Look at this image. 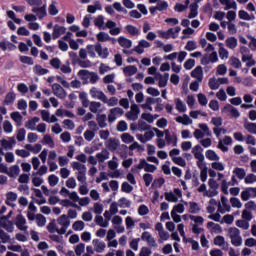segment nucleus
Masks as SVG:
<instances>
[{
	"label": "nucleus",
	"mask_w": 256,
	"mask_h": 256,
	"mask_svg": "<svg viewBox=\"0 0 256 256\" xmlns=\"http://www.w3.org/2000/svg\"><path fill=\"white\" fill-rule=\"evenodd\" d=\"M94 25L100 31H106V29H109L110 35L117 36L121 34V28L117 27V23L113 20H107L105 23V16L103 15H98L94 19Z\"/></svg>",
	"instance_id": "f257e3e1"
},
{
	"label": "nucleus",
	"mask_w": 256,
	"mask_h": 256,
	"mask_svg": "<svg viewBox=\"0 0 256 256\" xmlns=\"http://www.w3.org/2000/svg\"><path fill=\"white\" fill-rule=\"evenodd\" d=\"M86 49H87L88 54L92 58H94L96 56L95 51L101 59H107L109 57V49L108 48L103 49V46L101 45V43H97L95 46L87 45Z\"/></svg>",
	"instance_id": "f03ea898"
},
{
	"label": "nucleus",
	"mask_w": 256,
	"mask_h": 256,
	"mask_svg": "<svg viewBox=\"0 0 256 256\" xmlns=\"http://www.w3.org/2000/svg\"><path fill=\"white\" fill-rule=\"evenodd\" d=\"M71 167L74 171H78L76 173L77 181H79V183H87V166L80 162H72Z\"/></svg>",
	"instance_id": "7ed1b4c3"
},
{
	"label": "nucleus",
	"mask_w": 256,
	"mask_h": 256,
	"mask_svg": "<svg viewBox=\"0 0 256 256\" xmlns=\"http://www.w3.org/2000/svg\"><path fill=\"white\" fill-rule=\"evenodd\" d=\"M228 237L231 241V245H233L234 247H241V245H243V237H241V230H239V228H229Z\"/></svg>",
	"instance_id": "20e7f679"
},
{
	"label": "nucleus",
	"mask_w": 256,
	"mask_h": 256,
	"mask_svg": "<svg viewBox=\"0 0 256 256\" xmlns=\"http://www.w3.org/2000/svg\"><path fill=\"white\" fill-rule=\"evenodd\" d=\"M17 145V140L15 137H9L8 139L0 140V155H5V151H13V148Z\"/></svg>",
	"instance_id": "39448f33"
},
{
	"label": "nucleus",
	"mask_w": 256,
	"mask_h": 256,
	"mask_svg": "<svg viewBox=\"0 0 256 256\" xmlns=\"http://www.w3.org/2000/svg\"><path fill=\"white\" fill-rule=\"evenodd\" d=\"M57 223L61 226V229L57 230L58 235H65V233H67V229H69L71 225V220H69V217L64 214L58 217Z\"/></svg>",
	"instance_id": "423d86ee"
},
{
	"label": "nucleus",
	"mask_w": 256,
	"mask_h": 256,
	"mask_svg": "<svg viewBox=\"0 0 256 256\" xmlns=\"http://www.w3.org/2000/svg\"><path fill=\"white\" fill-rule=\"evenodd\" d=\"M78 75L81 77V79H83V81L90 79L91 85H95V83L99 81V75L95 72H89V70H80Z\"/></svg>",
	"instance_id": "0eeeda50"
},
{
	"label": "nucleus",
	"mask_w": 256,
	"mask_h": 256,
	"mask_svg": "<svg viewBox=\"0 0 256 256\" xmlns=\"http://www.w3.org/2000/svg\"><path fill=\"white\" fill-rule=\"evenodd\" d=\"M140 113L141 109H139V106L137 104H132L130 111L125 114V117L128 119V121H137Z\"/></svg>",
	"instance_id": "6e6552de"
},
{
	"label": "nucleus",
	"mask_w": 256,
	"mask_h": 256,
	"mask_svg": "<svg viewBox=\"0 0 256 256\" xmlns=\"http://www.w3.org/2000/svg\"><path fill=\"white\" fill-rule=\"evenodd\" d=\"M124 113H125V111L119 107L110 109L109 114H108L109 123H115V121H117L118 117H122V115H124Z\"/></svg>",
	"instance_id": "1a4fd4ad"
},
{
	"label": "nucleus",
	"mask_w": 256,
	"mask_h": 256,
	"mask_svg": "<svg viewBox=\"0 0 256 256\" xmlns=\"http://www.w3.org/2000/svg\"><path fill=\"white\" fill-rule=\"evenodd\" d=\"M15 225L19 231H24V233H27V229H29V226H27V219L23 214H18L16 216Z\"/></svg>",
	"instance_id": "9d476101"
},
{
	"label": "nucleus",
	"mask_w": 256,
	"mask_h": 256,
	"mask_svg": "<svg viewBox=\"0 0 256 256\" xmlns=\"http://www.w3.org/2000/svg\"><path fill=\"white\" fill-rule=\"evenodd\" d=\"M90 96L92 99H97L98 101H102V103H107V95H105L103 91L97 89V87H92L90 89Z\"/></svg>",
	"instance_id": "9b49d317"
},
{
	"label": "nucleus",
	"mask_w": 256,
	"mask_h": 256,
	"mask_svg": "<svg viewBox=\"0 0 256 256\" xmlns=\"http://www.w3.org/2000/svg\"><path fill=\"white\" fill-rule=\"evenodd\" d=\"M51 87H52L53 95L58 97V99H65V97H67V92L65 91V89L61 87L60 84L54 83L51 85Z\"/></svg>",
	"instance_id": "f8f14e48"
},
{
	"label": "nucleus",
	"mask_w": 256,
	"mask_h": 256,
	"mask_svg": "<svg viewBox=\"0 0 256 256\" xmlns=\"http://www.w3.org/2000/svg\"><path fill=\"white\" fill-rule=\"evenodd\" d=\"M141 240L145 241L149 247H157V240L151 235V232L145 231L141 235Z\"/></svg>",
	"instance_id": "ddd939ff"
},
{
	"label": "nucleus",
	"mask_w": 256,
	"mask_h": 256,
	"mask_svg": "<svg viewBox=\"0 0 256 256\" xmlns=\"http://www.w3.org/2000/svg\"><path fill=\"white\" fill-rule=\"evenodd\" d=\"M214 245L221 247L222 251H229V242L225 241L223 236H216L214 238Z\"/></svg>",
	"instance_id": "4468645a"
},
{
	"label": "nucleus",
	"mask_w": 256,
	"mask_h": 256,
	"mask_svg": "<svg viewBox=\"0 0 256 256\" xmlns=\"http://www.w3.org/2000/svg\"><path fill=\"white\" fill-rule=\"evenodd\" d=\"M0 228L7 231V233H13L15 231V223L11 220H0Z\"/></svg>",
	"instance_id": "2eb2a0df"
},
{
	"label": "nucleus",
	"mask_w": 256,
	"mask_h": 256,
	"mask_svg": "<svg viewBox=\"0 0 256 256\" xmlns=\"http://www.w3.org/2000/svg\"><path fill=\"white\" fill-rule=\"evenodd\" d=\"M92 245L94 247V251H96V253H103V251H105L107 244H105L104 241H101L99 239H94L92 241Z\"/></svg>",
	"instance_id": "dca6fc26"
},
{
	"label": "nucleus",
	"mask_w": 256,
	"mask_h": 256,
	"mask_svg": "<svg viewBox=\"0 0 256 256\" xmlns=\"http://www.w3.org/2000/svg\"><path fill=\"white\" fill-rule=\"evenodd\" d=\"M32 13H36V16L41 21L44 17H47V6L43 5L42 7H33Z\"/></svg>",
	"instance_id": "f3484780"
},
{
	"label": "nucleus",
	"mask_w": 256,
	"mask_h": 256,
	"mask_svg": "<svg viewBox=\"0 0 256 256\" xmlns=\"http://www.w3.org/2000/svg\"><path fill=\"white\" fill-rule=\"evenodd\" d=\"M219 3L224 6V11L234 9L237 11V2L235 0H219Z\"/></svg>",
	"instance_id": "a211bd4d"
},
{
	"label": "nucleus",
	"mask_w": 256,
	"mask_h": 256,
	"mask_svg": "<svg viewBox=\"0 0 256 256\" xmlns=\"http://www.w3.org/2000/svg\"><path fill=\"white\" fill-rule=\"evenodd\" d=\"M66 31H67V28L65 26L55 25L53 27L52 38L54 40L59 39V37H61V35H65Z\"/></svg>",
	"instance_id": "6ab92c4d"
},
{
	"label": "nucleus",
	"mask_w": 256,
	"mask_h": 256,
	"mask_svg": "<svg viewBox=\"0 0 256 256\" xmlns=\"http://www.w3.org/2000/svg\"><path fill=\"white\" fill-rule=\"evenodd\" d=\"M191 77L193 79H196L199 83H202L203 81V67L197 66L192 72H191Z\"/></svg>",
	"instance_id": "aec40b11"
},
{
	"label": "nucleus",
	"mask_w": 256,
	"mask_h": 256,
	"mask_svg": "<svg viewBox=\"0 0 256 256\" xmlns=\"http://www.w3.org/2000/svg\"><path fill=\"white\" fill-rule=\"evenodd\" d=\"M228 201L229 200L227 199V197H221V203L223 208H221V203H219L218 211H220V213H229V211H231V205L228 204Z\"/></svg>",
	"instance_id": "412c9836"
},
{
	"label": "nucleus",
	"mask_w": 256,
	"mask_h": 256,
	"mask_svg": "<svg viewBox=\"0 0 256 256\" xmlns=\"http://www.w3.org/2000/svg\"><path fill=\"white\" fill-rule=\"evenodd\" d=\"M39 121H41V119L39 117H33V118L29 119L25 123L26 129H29L30 131H36L37 130V123H39Z\"/></svg>",
	"instance_id": "4be33fe9"
},
{
	"label": "nucleus",
	"mask_w": 256,
	"mask_h": 256,
	"mask_svg": "<svg viewBox=\"0 0 256 256\" xmlns=\"http://www.w3.org/2000/svg\"><path fill=\"white\" fill-rule=\"evenodd\" d=\"M156 77H158V86L160 88L167 87V83L169 81V73H166L165 75L157 73Z\"/></svg>",
	"instance_id": "5701e85b"
},
{
	"label": "nucleus",
	"mask_w": 256,
	"mask_h": 256,
	"mask_svg": "<svg viewBox=\"0 0 256 256\" xmlns=\"http://www.w3.org/2000/svg\"><path fill=\"white\" fill-rule=\"evenodd\" d=\"M15 201H17V193L8 192L6 194V205H9V207H15Z\"/></svg>",
	"instance_id": "b1692460"
},
{
	"label": "nucleus",
	"mask_w": 256,
	"mask_h": 256,
	"mask_svg": "<svg viewBox=\"0 0 256 256\" xmlns=\"http://www.w3.org/2000/svg\"><path fill=\"white\" fill-rule=\"evenodd\" d=\"M15 99H17V95L15 94V92H8L3 101V105H13L15 103Z\"/></svg>",
	"instance_id": "393cba45"
},
{
	"label": "nucleus",
	"mask_w": 256,
	"mask_h": 256,
	"mask_svg": "<svg viewBox=\"0 0 256 256\" xmlns=\"http://www.w3.org/2000/svg\"><path fill=\"white\" fill-rule=\"evenodd\" d=\"M175 121L176 123H180L181 125H193V120L189 118L187 114L176 117Z\"/></svg>",
	"instance_id": "a878e982"
},
{
	"label": "nucleus",
	"mask_w": 256,
	"mask_h": 256,
	"mask_svg": "<svg viewBox=\"0 0 256 256\" xmlns=\"http://www.w3.org/2000/svg\"><path fill=\"white\" fill-rule=\"evenodd\" d=\"M96 121L100 129H105V127H107V114H98Z\"/></svg>",
	"instance_id": "bb28decb"
},
{
	"label": "nucleus",
	"mask_w": 256,
	"mask_h": 256,
	"mask_svg": "<svg viewBox=\"0 0 256 256\" xmlns=\"http://www.w3.org/2000/svg\"><path fill=\"white\" fill-rule=\"evenodd\" d=\"M199 15V4H190V12L188 14V19H195Z\"/></svg>",
	"instance_id": "cd10ccee"
},
{
	"label": "nucleus",
	"mask_w": 256,
	"mask_h": 256,
	"mask_svg": "<svg viewBox=\"0 0 256 256\" xmlns=\"http://www.w3.org/2000/svg\"><path fill=\"white\" fill-rule=\"evenodd\" d=\"M118 43L124 49H131V47H133V41H131L123 36H120L118 38Z\"/></svg>",
	"instance_id": "c85d7f7f"
},
{
	"label": "nucleus",
	"mask_w": 256,
	"mask_h": 256,
	"mask_svg": "<svg viewBox=\"0 0 256 256\" xmlns=\"http://www.w3.org/2000/svg\"><path fill=\"white\" fill-rule=\"evenodd\" d=\"M125 31L133 37L141 35V30L134 25L128 24L125 26Z\"/></svg>",
	"instance_id": "c756f323"
},
{
	"label": "nucleus",
	"mask_w": 256,
	"mask_h": 256,
	"mask_svg": "<svg viewBox=\"0 0 256 256\" xmlns=\"http://www.w3.org/2000/svg\"><path fill=\"white\" fill-rule=\"evenodd\" d=\"M109 156V150L103 149L100 153L96 154V159L99 161V163H105V161L109 159Z\"/></svg>",
	"instance_id": "7c9ffc66"
},
{
	"label": "nucleus",
	"mask_w": 256,
	"mask_h": 256,
	"mask_svg": "<svg viewBox=\"0 0 256 256\" xmlns=\"http://www.w3.org/2000/svg\"><path fill=\"white\" fill-rule=\"evenodd\" d=\"M123 73L126 77H133L137 74V66L130 65L123 68Z\"/></svg>",
	"instance_id": "2f4dec72"
},
{
	"label": "nucleus",
	"mask_w": 256,
	"mask_h": 256,
	"mask_svg": "<svg viewBox=\"0 0 256 256\" xmlns=\"http://www.w3.org/2000/svg\"><path fill=\"white\" fill-rule=\"evenodd\" d=\"M26 151H31L34 153V155H37L38 153H41V149H43V146L41 144H35L34 146L31 144L25 145Z\"/></svg>",
	"instance_id": "473e14b6"
},
{
	"label": "nucleus",
	"mask_w": 256,
	"mask_h": 256,
	"mask_svg": "<svg viewBox=\"0 0 256 256\" xmlns=\"http://www.w3.org/2000/svg\"><path fill=\"white\" fill-rule=\"evenodd\" d=\"M218 53L220 59H229V51L225 48V45L223 43H218Z\"/></svg>",
	"instance_id": "72a5a7b5"
},
{
	"label": "nucleus",
	"mask_w": 256,
	"mask_h": 256,
	"mask_svg": "<svg viewBox=\"0 0 256 256\" xmlns=\"http://www.w3.org/2000/svg\"><path fill=\"white\" fill-rule=\"evenodd\" d=\"M225 43H226V47L228 49H232V50H235L237 49V45H238V41L235 37H228L226 40H225Z\"/></svg>",
	"instance_id": "f704fd0d"
},
{
	"label": "nucleus",
	"mask_w": 256,
	"mask_h": 256,
	"mask_svg": "<svg viewBox=\"0 0 256 256\" xmlns=\"http://www.w3.org/2000/svg\"><path fill=\"white\" fill-rule=\"evenodd\" d=\"M10 117H11V119H13V121H15V123L18 127H21V125H23V116L21 115V113L12 112L10 114Z\"/></svg>",
	"instance_id": "c9c22d12"
},
{
	"label": "nucleus",
	"mask_w": 256,
	"mask_h": 256,
	"mask_svg": "<svg viewBox=\"0 0 256 256\" xmlns=\"http://www.w3.org/2000/svg\"><path fill=\"white\" fill-rule=\"evenodd\" d=\"M174 103H175L176 109L179 113H185L187 111V105H185L183 103V100H181L180 98H176Z\"/></svg>",
	"instance_id": "e433bc0d"
},
{
	"label": "nucleus",
	"mask_w": 256,
	"mask_h": 256,
	"mask_svg": "<svg viewBox=\"0 0 256 256\" xmlns=\"http://www.w3.org/2000/svg\"><path fill=\"white\" fill-rule=\"evenodd\" d=\"M192 153L195 159H202V157H205V155H203V147H201V145L194 146L192 149Z\"/></svg>",
	"instance_id": "4c0bfd02"
},
{
	"label": "nucleus",
	"mask_w": 256,
	"mask_h": 256,
	"mask_svg": "<svg viewBox=\"0 0 256 256\" xmlns=\"http://www.w3.org/2000/svg\"><path fill=\"white\" fill-rule=\"evenodd\" d=\"M21 173V169L19 168V165H13L8 169V172H6V175L8 177H17Z\"/></svg>",
	"instance_id": "58836bf2"
},
{
	"label": "nucleus",
	"mask_w": 256,
	"mask_h": 256,
	"mask_svg": "<svg viewBox=\"0 0 256 256\" xmlns=\"http://www.w3.org/2000/svg\"><path fill=\"white\" fill-rule=\"evenodd\" d=\"M79 99L81 101L82 107H84L85 109H87V107H89V105L91 104L86 92H80Z\"/></svg>",
	"instance_id": "ea45409f"
},
{
	"label": "nucleus",
	"mask_w": 256,
	"mask_h": 256,
	"mask_svg": "<svg viewBox=\"0 0 256 256\" xmlns=\"http://www.w3.org/2000/svg\"><path fill=\"white\" fill-rule=\"evenodd\" d=\"M205 155L208 161H219V159H221V157H219V155L217 154V152H215V150H207Z\"/></svg>",
	"instance_id": "a19ab883"
},
{
	"label": "nucleus",
	"mask_w": 256,
	"mask_h": 256,
	"mask_svg": "<svg viewBox=\"0 0 256 256\" xmlns=\"http://www.w3.org/2000/svg\"><path fill=\"white\" fill-rule=\"evenodd\" d=\"M33 73H35V75H38V76H43L49 73V69L43 68V66L41 65H35L33 67Z\"/></svg>",
	"instance_id": "79ce46f5"
},
{
	"label": "nucleus",
	"mask_w": 256,
	"mask_h": 256,
	"mask_svg": "<svg viewBox=\"0 0 256 256\" xmlns=\"http://www.w3.org/2000/svg\"><path fill=\"white\" fill-rule=\"evenodd\" d=\"M238 16L239 19H242L243 21H253V19H255V15H249L245 10H240Z\"/></svg>",
	"instance_id": "37998d69"
},
{
	"label": "nucleus",
	"mask_w": 256,
	"mask_h": 256,
	"mask_svg": "<svg viewBox=\"0 0 256 256\" xmlns=\"http://www.w3.org/2000/svg\"><path fill=\"white\" fill-rule=\"evenodd\" d=\"M146 163L147 160H145V158L140 159L139 163L131 168L132 173H137V171H141V169L145 170Z\"/></svg>",
	"instance_id": "c03bdc74"
},
{
	"label": "nucleus",
	"mask_w": 256,
	"mask_h": 256,
	"mask_svg": "<svg viewBox=\"0 0 256 256\" xmlns=\"http://www.w3.org/2000/svg\"><path fill=\"white\" fill-rule=\"evenodd\" d=\"M167 145H172V147H177V134H170V136L165 137Z\"/></svg>",
	"instance_id": "a18cd8bd"
},
{
	"label": "nucleus",
	"mask_w": 256,
	"mask_h": 256,
	"mask_svg": "<svg viewBox=\"0 0 256 256\" xmlns=\"http://www.w3.org/2000/svg\"><path fill=\"white\" fill-rule=\"evenodd\" d=\"M43 145H48L51 149H55V141H53V138H51L50 135H44L42 139Z\"/></svg>",
	"instance_id": "49530a36"
},
{
	"label": "nucleus",
	"mask_w": 256,
	"mask_h": 256,
	"mask_svg": "<svg viewBox=\"0 0 256 256\" xmlns=\"http://www.w3.org/2000/svg\"><path fill=\"white\" fill-rule=\"evenodd\" d=\"M96 39L100 43H105L106 41H111V36H109V34H107L106 32H99L96 35Z\"/></svg>",
	"instance_id": "de8ad7c7"
},
{
	"label": "nucleus",
	"mask_w": 256,
	"mask_h": 256,
	"mask_svg": "<svg viewBox=\"0 0 256 256\" xmlns=\"http://www.w3.org/2000/svg\"><path fill=\"white\" fill-rule=\"evenodd\" d=\"M244 129H246V131H248V133H251L252 135H256V123L245 122Z\"/></svg>",
	"instance_id": "09e8293b"
},
{
	"label": "nucleus",
	"mask_w": 256,
	"mask_h": 256,
	"mask_svg": "<svg viewBox=\"0 0 256 256\" xmlns=\"http://www.w3.org/2000/svg\"><path fill=\"white\" fill-rule=\"evenodd\" d=\"M189 213H192L194 215H197V213H200L201 211V207L199 206V204L197 202H189Z\"/></svg>",
	"instance_id": "8fccbe9b"
},
{
	"label": "nucleus",
	"mask_w": 256,
	"mask_h": 256,
	"mask_svg": "<svg viewBox=\"0 0 256 256\" xmlns=\"http://www.w3.org/2000/svg\"><path fill=\"white\" fill-rule=\"evenodd\" d=\"M167 32L170 38L172 37V39H177V35L181 33V26H177L176 28H169Z\"/></svg>",
	"instance_id": "3c124183"
},
{
	"label": "nucleus",
	"mask_w": 256,
	"mask_h": 256,
	"mask_svg": "<svg viewBox=\"0 0 256 256\" xmlns=\"http://www.w3.org/2000/svg\"><path fill=\"white\" fill-rule=\"evenodd\" d=\"M88 107L91 113H99V110L101 109V102L92 101Z\"/></svg>",
	"instance_id": "603ef678"
},
{
	"label": "nucleus",
	"mask_w": 256,
	"mask_h": 256,
	"mask_svg": "<svg viewBox=\"0 0 256 256\" xmlns=\"http://www.w3.org/2000/svg\"><path fill=\"white\" fill-rule=\"evenodd\" d=\"M107 147L110 151H117V149H119V140H115V139L108 140Z\"/></svg>",
	"instance_id": "864d4df0"
},
{
	"label": "nucleus",
	"mask_w": 256,
	"mask_h": 256,
	"mask_svg": "<svg viewBox=\"0 0 256 256\" xmlns=\"http://www.w3.org/2000/svg\"><path fill=\"white\" fill-rule=\"evenodd\" d=\"M236 227H239L240 229L247 231V229H249L250 227V224H249V221L242 218V220L236 221Z\"/></svg>",
	"instance_id": "5fc2aeb1"
},
{
	"label": "nucleus",
	"mask_w": 256,
	"mask_h": 256,
	"mask_svg": "<svg viewBox=\"0 0 256 256\" xmlns=\"http://www.w3.org/2000/svg\"><path fill=\"white\" fill-rule=\"evenodd\" d=\"M0 240L2 243H11V236L0 228Z\"/></svg>",
	"instance_id": "6e6d98bb"
},
{
	"label": "nucleus",
	"mask_w": 256,
	"mask_h": 256,
	"mask_svg": "<svg viewBox=\"0 0 256 256\" xmlns=\"http://www.w3.org/2000/svg\"><path fill=\"white\" fill-rule=\"evenodd\" d=\"M95 223L96 225H99V227L107 228L109 227V223H107L104 219L103 216L98 215L95 217Z\"/></svg>",
	"instance_id": "4d7b16f0"
},
{
	"label": "nucleus",
	"mask_w": 256,
	"mask_h": 256,
	"mask_svg": "<svg viewBox=\"0 0 256 256\" xmlns=\"http://www.w3.org/2000/svg\"><path fill=\"white\" fill-rule=\"evenodd\" d=\"M73 231H83L85 229V222L78 220L75 221L72 225Z\"/></svg>",
	"instance_id": "13d9d810"
},
{
	"label": "nucleus",
	"mask_w": 256,
	"mask_h": 256,
	"mask_svg": "<svg viewBox=\"0 0 256 256\" xmlns=\"http://www.w3.org/2000/svg\"><path fill=\"white\" fill-rule=\"evenodd\" d=\"M138 131L143 132V131H149L151 129V125L147 124V122L140 120L138 122L137 126Z\"/></svg>",
	"instance_id": "bf43d9fd"
},
{
	"label": "nucleus",
	"mask_w": 256,
	"mask_h": 256,
	"mask_svg": "<svg viewBox=\"0 0 256 256\" xmlns=\"http://www.w3.org/2000/svg\"><path fill=\"white\" fill-rule=\"evenodd\" d=\"M165 199L169 201V203H177V201H179V198L173 192H166Z\"/></svg>",
	"instance_id": "052dcab7"
},
{
	"label": "nucleus",
	"mask_w": 256,
	"mask_h": 256,
	"mask_svg": "<svg viewBox=\"0 0 256 256\" xmlns=\"http://www.w3.org/2000/svg\"><path fill=\"white\" fill-rule=\"evenodd\" d=\"M36 223H37L38 227H45V225L47 224V219L42 214H37L36 215Z\"/></svg>",
	"instance_id": "680f3d73"
},
{
	"label": "nucleus",
	"mask_w": 256,
	"mask_h": 256,
	"mask_svg": "<svg viewBox=\"0 0 256 256\" xmlns=\"http://www.w3.org/2000/svg\"><path fill=\"white\" fill-rule=\"evenodd\" d=\"M233 174L236 175V177H238V179H245V175H247V173L245 172V169L243 168H235L233 170Z\"/></svg>",
	"instance_id": "e2e57ef3"
},
{
	"label": "nucleus",
	"mask_w": 256,
	"mask_h": 256,
	"mask_svg": "<svg viewBox=\"0 0 256 256\" xmlns=\"http://www.w3.org/2000/svg\"><path fill=\"white\" fill-rule=\"evenodd\" d=\"M208 85L212 91H217V89L220 87L219 80L215 78H210Z\"/></svg>",
	"instance_id": "0e129e2a"
},
{
	"label": "nucleus",
	"mask_w": 256,
	"mask_h": 256,
	"mask_svg": "<svg viewBox=\"0 0 256 256\" xmlns=\"http://www.w3.org/2000/svg\"><path fill=\"white\" fill-rule=\"evenodd\" d=\"M48 183L50 187H55L59 183V177L55 174L48 176Z\"/></svg>",
	"instance_id": "69168bd1"
},
{
	"label": "nucleus",
	"mask_w": 256,
	"mask_h": 256,
	"mask_svg": "<svg viewBox=\"0 0 256 256\" xmlns=\"http://www.w3.org/2000/svg\"><path fill=\"white\" fill-rule=\"evenodd\" d=\"M121 140L123 141V143H133V141H135V138L129 134V133H124L121 135Z\"/></svg>",
	"instance_id": "338daca9"
},
{
	"label": "nucleus",
	"mask_w": 256,
	"mask_h": 256,
	"mask_svg": "<svg viewBox=\"0 0 256 256\" xmlns=\"http://www.w3.org/2000/svg\"><path fill=\"white\" fill-rule=\"evenodd\" d=\"M50 65L53 69H61V59L55 57L50 60Z\"/></svg>",
	"instance_id": "774afa93"
}]
</instances>
